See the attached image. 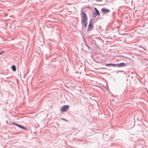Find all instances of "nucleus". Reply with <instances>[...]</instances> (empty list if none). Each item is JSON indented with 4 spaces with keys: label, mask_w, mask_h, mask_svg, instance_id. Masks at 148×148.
<instances>
[{
    "label": "nucleus",
    "mask_w": 148,
    "mask_h": 148,
    "mask_svg": "<svg viewBox=\"0 0 148 148\" xmlns=\"http://www.w3.org/2000/svg\"><path fill=\"white\" fill-rule=\"evenodd\" d=\"M81 15H82L81 23L82 25V27H86L87 25L88 17L86 13L82 10L81 12Z\"/></svg>",
    "instance_id": "1"
},
{
    "label": "nucleus",
    "mask_w": 148,
    "mask_h": 148,
    "mask_svg": "<svg viewBox=\"0 0 148 148\" xmlns=\"http://www.w3.org/2000/svg\"><path fill=\"white\" fill-rule=\"evenodd\" d=\"M69 108V106L67 105L63 106L60 108V111L61 112H65Z\"/></svg>",
    "instance_id": "2"
},
{
    "label": "nucleus",
    "mask_w": 148,
    "mask_h": 148,
    "mask_svg": "<svg viewBox=\"0 0 148 148\" xmlns=\"http://www.w3.org/2000/svg\"><path fill=\"white\" fill-rule=\"evenodd\" d=\"M101 11L103 14H105L110 12V10L107 8H103L101 9Z\"/></svg>",
    "instance_id": "3"
},
{
    "label": "nucleus",
    "mask_w": 148,
    "mask_h": 148,
    "mask_svg": "<svg viewBox=\"0 0 148 148\" xmlns=\"http://www.w3.org/2000/svg\"><path fill=\"white\" fill-rule=\"evenodd\" d=\"M117 67H125L126 66V64L124 62H121L117 64Z\"/></svg>",
    "instance_id": "4"
},
{
    "label": "nucleus",
    "mask_w": 148,
    "mask_h": 148,
    "mask_svg": "<svg viewBox=\"0 0 148 148\" xmlns=\"http://www.w3.org/2000/svg\"><path fill=\"white\" fill-rule=\"evenodd\" d=\"M93 28V24L89 23L88 25V28L87 29V31L88 32L91 31Z\"/></svg>",
    "instance_id": "5"
},
{
    "label": "nucleus",
    "mask_w": 148,
    "mask_h": 148,
    "mask_svg": "<svg viewBox=\"0 0 148 148\" xmlns=\"http://www.w3.org/2000/svg\"><path fill=\"white\" fill-rule=\"evenodd\" d=\"M105 65L107 66H112L114 67H117V64L106 63Z\"/></svg>",
    "instance_id": "6"
},
{
    "label": "nucleus",
    "mask_w": 148,
    "mask_h": 148,
    "mask_svg": "<svg viewBox=\"0 0 148 148\" xmlns=\"http://www.w3.org/2000/svg\"><path fill=\"white\" fill-rule=\"evenodd\" d=\"M96 29L99 32H100L101 31V27L99 25H96Z\"/></svg>",
    "instance_id": "7"
},
{
    "label": "nucleus",
    "mask_w": 148,
    "mask_h": 148,
    "mask_svg": "<svg viewBox=\"0 0 148 148\" xmlns=\"http://www.w3.org/2000/svg\"><path fill=\"white\" fill-rule=\"evenodd\" d=\"M19 128H21L22 129H24L25 130V131H27L28 130V128L27 127H25V126L22 125H20L19 127Z\"/></svg>",
    "instance_id": "8"
},
{
    "label": "nucleus",
    "mask_w": 148,
    "mask_h": 148,
    "mask_svg": "<svg viewBox=\"0 0 148 148\" xmlns=\"http://www.w3.org/2000/svg\"><path fill=\"white\" fill-rule=\"evenodd\" d=\"M11 69L12 71L15 72L16 71V66L14 65H12L11 66Z\"/></svg>",
    "instance_id": "9"
},
{
    "label": "nucleus",
    "mask_w": 148,
    "mask_h": 148,
    "mask_svg": "<svg viewBox=\"0 0 148 148\" xmlns=\"http://www.w3.org/2000/svg\"><path fill=\"white\" fill-rule=\"evenodd\" d=\"M97 12H93L92 14V17L93 18L96 17L97 16Z\"/></svg>",
    "instance_id": "10"
},
{
    "label": "nucleus",
    "mask_w": 148,
    "mask_h": 148,
    "mask_svg": "<svg viewBox=\"0 0 148 148\" xmlns=\"http://www.w3.org/2000/svg\"><path fill=\"white\" fill-rule=\"evenodd\" d=\"M84 41L85 42L84 45L88 47V49L90 50L91 48L87 44L86 41L84 39Z\"/></svg>",
    "instance_id": "11"
},
{
    "label": "nucleus",
    "mask_w": 148,
    "mask_h": 148,
    "mask_svg": "<svg viewBox=\"0 0 148 148\" xmlns=\"http://www.w3.org/2000/svg\"><path fill=\"white\" fill-rule=\"evenodd\" d=\"M93 24V20L92 18H91L90 20L89 23V24Z\"/></svg>",
    "instance_id": "12"
},
{
    "label": "nucleus",
    "mask_w": 148,
    "mask_h": 148,
    "mask_svg": "<svg viewBox=\"0 0 148 148\" xmlns=\"http://www.w3.org/2000/svg\"><path fill=\"white\" fill-rule=\"evenodd\" d=\"M61 119L66 121H68V120H67L66 119L63 118H61Z\"/></svg>",
    "instance_id": "13"
},
{
    "label": "nucleus",
    "mask_w": 148,
    "mask_h": 148,
    "mask_svg": "<svg viewBox=\"0 0 148 148\" xmlns=\"http://www.w3.org/2000/svg\"><path fill=\"white\" fill-rule=\"evenodd\" d=\"M4 51H1L0 52V55H1L3 54L4 53Z\"/></svg>",
    "instance_id": "14"
},
{
    "label": "nucleus",
    "mask_w": 148,
    "mask_h": 148,
    "mask_svg": "<svg viewBox=\"0 0 148 148\" xmlns=\"http://www.w3.org/2000/svg\"><path fill=\"white\" fill-rule=\"evenodd\" d=\"M94 9L95 10V11L94 12H97L99 10H97V9L95 7H94Z\"/></svg>",
    "instance_id": "15"
},
{
    "label": "nucleus",
    "mask_w": 148,
    "mask_h": 148,
    "mask_svg": "<svg viewBox=\"0 0 148 148\" xmlns=\"http://www.w3.org/2000/svg\"><path fill=\"white\" fill-rule=\"evenodd\" d=\"M100 15V12H99V11H97V16H98L99 17V16Z\"/></svg>",
    "instance_id": "16"
},
{
    "label": "nucleus",
    "mask_w": 148,
    "mask_h": 148,
    "mask_svg": "<svg viewBox=\"0 0 148 148\" xmlns=\"http://www.w3.org/2000/svg\"><path fill=\"white\" fill-rule=\"evenodd\" d=\"M20 124H18L17 123H16V125H15L16 126H17L19 127L20 125Z\"/></svg>",
    "instance_id": "17"
},
{
    "label": "nucleus",
    "mask_w": 148,
    "mask_h": 148,
    "mask_svg": "<svg viewBox=\"0 0 148 148\" xmlns=\"http://www.w3.org/2000/svg\"><path fill=\"white\" fill-rule=\"evenodd\" d=\"M20 124H18L17 123H16V125H15L16 126H17L19 127L20 125Z\"/></svg>",
    "instance_id": "18"
},
{
    "label": "nucleus",
    "mask_w": 148,
    "mask_h": 148,
    "mask_svg": "<svg viewBox=\"0 0 148 148\" xmlns=\"http://www.w3.org/2000/svg\"><path fill=\"white\" fill-rule=\"evenodd\" d=\"M114 13H115V12H114L113 11V12H112V16H113L114 15Z\"/></svg>",
    "instance_id": "19"
},
{
    "label": "nucleus",
    "mask_w": 148,
    "mask_h": 148,
    "mask_svg": "<svg viewBox=\"0 0 148 148\" xmlns=\"http://www.w3.org/2000/svg\"><path fill=\"white\" fill-rule=\"evenodd\" d=\"M12 124H13V125H16V123L14 122H12Z\"/></svg>",
    "instance_id": "20"
},
{
    "label": "nucleus",
    "mask_w": 148,
    "mask_h": 148,
    "mask_svg": "<svg viewBox=\"0 0 148 148\" xmlns=\"http://www.w3.org/2000/svg\"><path fill=\"white\" fill-rule=\"evenodd\" d=\"M91 57L92 58V59H93V61H95V60H94V58H93V57H92V55L91 56Z\"/></svg>",
    "instance_id": "21"
},
{
    "label": "nucleus",
    "mask_w": 148,
    "mask_h": 148,
    "mask_svg": "<svg viewBox=\"0 0 148 148\" xmlns=\"http://www.w3.org/2000/svg\"><path fill=\"white\" fill-rule=\"evenodd\" d=\"M97 1L101 2L102 1V0H97Z\"/></svg>",
    "instance_id": "22"
},
{
    "label": "nucleus",
    "mask_w": 148,
    "mask_h": 148,
    "mask_svg": "<svg viewBox=\"0 0 148 148\" xmlns=\"http://www.w3.org/2000/svg\"><path fill=\"white\" fill-rule=\"evenodd\" d=\"M95 46L96 47H97V45L96 44V42H95Z\"/></svg>",
    "instance_id": "23"
},
{
    "label": "nucleus",
    "mask_w": 148,
    "mask_h": 148,
    "mask_svg": "<svg viewBox=\"0 0 148 148\" xmlns=\"http://www.w3.org/2000/svg\"><path fill=\"white\" fill-rule=\"evenodd\" d=\"M101 69H106L104 68H101Z\"/></svg>",
    "instance_id": "24"
},
{
    "label": "nucleus",
    "mask_w": 148,
    "mask_h": 148,
    "mask_svg": "<svg viewBox=\"0 0 148 148\" xmlns=\"http://www.w3.org/2000/svg\"><path fill=\"white\" fill-rule=\"evenodd\" d=\"M119 27H116L115 28V29H118Z\"/></svg>",
    "instance_id": "25"
},
{
    "label": "nucleus",
    "mask_w": 148,
    "mask_h": 148,
    "mask_svg": "<svg viewBox=\"0 0 148 148\" xmlns=\"http://www.w3.org/2000/svg\"><path fill=\"white\" fill-rule=\"evenodd\" d=\"M104 87L106 89V90H107V89L105 86H104Z\"/></svg>",
    "instance_id": "26"
},
{
    "label": "nucleus",
    "mask_w": 148,
    "mask_h": 148,
    "mask_svg": "<svg viewBox=\"0 0 148 148\" xmlns=\"http://www.w3.org/2000/svg\"><path fill=\"white\" fill-rule=\"evenodd\" d=\"M47 27H48V26H47Z\"/></svg>",
    "instance_id": "27"
},
{
    "label": "nucleus",
    "mask_w": 148,
    "mask_h": 148,
    "mask_svg": "<svg viewBox=\"0 0 148 148\" xmlns=\"http://www.w3.org/2000/svg\"><path fill=\"white\" fill-rule=\"evenodd\" d=\"M95 60V62H96V61H95L94 60Z\"/></svg>",
    "instance_id": "28"
}]
</instances>
